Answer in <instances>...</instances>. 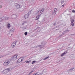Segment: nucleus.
I'll return each mask as SVG.
<instances>
[{
  "mask_svg": "<svg viewBox=\"0 0 75 75\" xmlns=\"http://www.w3.org/2000/svg\"><path fill=\"white\" fill-rule=\"evenodd\" d=\"M40 47V48H43V45H40V46H35V48H38V47Z\"/></svg>",
  "mask_w": 75,
  "mask_h": 75,
  "instance_id": "nucleus-10",
  "label": "nucleus"
},
{
  "mask_svg": "<svg viewBox=\"0 0 75 75\" xmlns=\"http://www.w3.org/2000/svg\"><path fill=\"white\" fill-rule=\"evenodd\" d=\"M7 27L8 28H10V24L9 23L8 24Z\"/></svg>",
  "mask_w": 75,
  "mask_h": 75,
  "instance_id": "nucleus-17",
  "label": "nucleus"
},
{
  "mask_svg": "<svg viewBox=\"0 0 75 75\" xmlns=\"http://www.w3.org/2000/svg\"><path fill=\"white\" fill-rule=\"evenodd\" d=\"M39 75H42L43 74V72H41V73H40L39 74Z\"/></svg>",
  "mask_w": 75,
  "mask_h": 75,
  "instance_id": "nucleus-22",
  "label": "nucleus"
},
{
  "mask_svg": "<svg viewBox=\"0 0 75 75\" xmlns=\"http://www.w3.org/2000/svg\"><path fill=\"white\" fill-rule=\"evenodd\" d=\"M24 34L25 35H27V32H26Z\"/></svg>",
  "mask_w": 75,
  "mask_h": 75,
  "instance_id": "nucleus-24",
  "label": "nucleus"
},
{
  "mask_svg": "<svg viewBox=\"0 0 75 75\" xmlns=\"http://www.w3.org/2000/svg\"><path fill=\"white\" fill-rule=\"evenodd\" d=\"M23 61V59H21V61Z\"/></svg>",
  "mask_w": 75,
  "mask_h": 75,
  "instance_id": "nucleus-37",
  "label": "nucleus"
},
{
  "mask_svg": "<svg viewBox=\"0 0 75 75\" xmlns=\"http://www.w3.org/2000/svg\"><path fill=\"white\" fill-rule=\"evenodd\" d=\"M36 62V61H33L32 62V64H34L35 63V62Z\"/></svg>",
  "mask_w": 75,
  "mask_h": 75,
  "instance_id": "nucleus-19",
  "label": "nucleus"
},
{
  "mask_svg": "<svg viewBox=\"0 0 75 75\" xmlns=\"http://www.w3.org/2000/svg\"><path fill=\"white\" fill-rule=\"evenodd\" d=\"M16 7L17 9H19V4H18L16 6Z\"/></svg>",
  "mask_w": 75,
  "mask_h": 75,
  "instance_id": "nucleus-16",
  "label": "nucleus"
},
{
  "mask_svg": "<svg viewBox=\"0 0 75 75\" xmlns=\"http://www.w3.org/2000/svg\"><path fill=\"white\" fill-rule=\"evenodd\" d=\"M10 61H11V60L10 59L8 60L7 62H6V64L8 65L10 63Z\"/></svg>",
  "mask_w": 75,
  "mask_h": 75,
  "instance_id": "nucleus-11",
  "label": "nucleus"
},
{
  "mask_svg": "<svg viewBox=\"0 0 75 75\" xmlns=\"http://www.w3.org/2000/svg\"><path fill=\"white\" fill-rule=\"evenodd\" d=\"M74 19H72L71 21L70 24L72 26H74V24L73 23V22H74Z\"/></svg>",
  "mask_w": 75,
  "mask_h": 75,
  "instance_id": "nucleus-6",
  "label": "nucleus"
},
{
  "mask_svg": "<svg viewBox=\"0 0 75 75\" xmlns=\"http://www.w3.org/2000/svg\"><path fill=\"white\" fill-rule=\"evenodd\" d=\"M74 69V68H71L69 70V71H72V70H73V69Z\"/></svg>",
  "mask_w": 75,
  "mask_h": 75,
  "instance_id": "nucleus-26",
  "label": "nucleus"
},
{
  "mask_svg": "<svg viewBox=\"0 0 75 75\" xmlns=\"http://www.w3.org/2000/svg\"><path fill=\"white\" fill-rule=\"evenodd\" d=\"M29 16V15H28V14H26L25 15V16L24 17V18H25V19H26V18H27Z\"/></svg>",
  "mask_w": 75,
  "mask_h": 75,
  "instance_id": "nucleus-8",
  "label": "nucleus"
},
{
  "mask_svg": "<svg viewBox=\"0 0 75 75\" xmlns=\"http://www.w3.org/2000/svg\"><path fill=\"white\" fill-rule=\"evenodd\" d=\"M30 62V61H28L25 62L26 63H29V62Z\"/></svg>",
  "mask_w": 75,
  "mask_h": 75,
  "instance_id": "nucleus-25",
  "label": "nucleus"
},
{
  "mask_svg": "<svg viewBox=\"0 0 75 75\" xmlns=\"http://www.w3.org/2000/svg\"><path fill=\"white\" fill-rule=\"evenodd\" d=\"M72 13H75V11L74 10H73L72 11Z\"/></svg>",
  "mask_w": 75,
  "mask_h": 75,
  "instance_id": "nucleus-29",
  "label": "nucleus"
},
{
  "mask_svg": "<svg viewBox=\"0 0 75 75\" xmlns=\"http://www.w3.org/2000/svg\"><path fill=\"white\" fill-rule=\"evenodd\" d=\"M2 21V20H1V18H0V22H1Z\"/></svg>",
  "mask_w": 75,
  "mask_h": 75,
  "instance_id": "nucleus-30",
  "label": "nucleus"
},
{
  "mask_svg": "<svg viewBox=\"0 0 75 75\" xmlns=\"http://www.w3.org/2000/svg\"><path fill=\"white\" fill-rule=\"evenodd\" d=\"M44 11V8H43L42 9H41L40 11V13H41L42 12H43V11Z\"/></svg>",
  "mask_w": 75,
  "mask_h": 75,
  "instance_id": "nucleus-15",
  "label": "nucleus"
},
{
  "mask_svg": "<svg viewBox=\"0 0 75 75\" xmlns=\"http://www.w3.org/2000/svg\"><path fill=\"white\" fill-rule=\"evenodd\" d=\"M11 31L12 32V33L14 32V29L13 28H12L11 29Z\"/></svg>",
  "mask_w": 75,
  "mask_h": 75,
  "instance_id": "nucleus-14",
  "label": "nucleus"
},
{
  "mask_svg": "<svg viewBox=\"0 0 75 75\" xmlns=\"http://www.w3.org/2000/svg\"><path fill=\"white\" fill-rule=\"evenodd\" d=\"M3 7V6L1 5H0V8H2V7Z\"/></svg>",
  "mask_w": 75,
  "mask_h": 75,
  "instance_id": "nucleus-31",
  "label": "nucleus"
},
{
  "mask_svg": "<svg viewBox=\"0 0 75 75\" xmlns=\"http://www.w3.org/2000/svg\"><path fill=\"white\" fill-rule=\"evenodd\" d=\"M24 23H22V25H24Z\"/></svg>",
  "mask_w": 75,
  "mask_h": 75,
  "instance_id": "nucleus-36",
  "label": "nucleus"
},
{
  "mask_svg": "<svg viewBox=\"0 0 75 75\" xmlns=\"http://www.w3.org/2000/svg\"><path fill=\"white\" fill-rule=\"evenodd\" d=\"M38 72L37 73H35L33 74V75H36L37 74H38Z\"/></svg>",
  "mask_w": 75,
  "mask_h": 75,
  "instance_id": "nucleus-28",
  "label": "nucleus"
},
{
  "mask_svg": "<svg viewBox=\"0 0 75 75\" xmlns=\"http://www.w3.org/2000/svg\"><path fill=\"white\" fill-rule=\"evenodd\" d=\"M17 42V40H16L15 41V42H13L11 46V47H12L13 48H14V47L16 46V44Z\"/></svg>",
  "mask_w": 75,
  "mask_h": 75,
  "instance_id": "nucleus-5",
  "label": "nucleus"
},
{
  "mask_svg": "<svg viewBox=\"0 0 75 75\" xmlns=\"http://www.w3.org/2000/svg\"><path fill=\"white\" fill-rule=\"evenodd\" d=\"M24 23H27V21H24Z\"/></svg>",
  "mask_w": 75,
  "mask_h": 75,
  "instance_id": "nucleus-34",
  "label": "nucleus"
},
{
  "mask_svg": "<svg viewBox=\"0 0 75 75\" xmlns=\"http://www.w3.org/2000/svg\"><path fill=\"white\" fill-rule=\"evenodd\" d=\"M56 24V23H54V25H55Z\"/></svg>",
  "mask_w": 75,
  "mask_h": 75,
  "instance_id": "nucleus-35",
  "label": "nucleus"
},
{
  "mask_svg": "<svg viewBox=\"0 0 75 75\" xmlns=\"http://www.w3.org/2000/svg\"><path fill=\"white\" fill-rule=\"evenodd\" d=\"M49 57H46L45 59H44L43 60H45L47 59H48V58H49Z\"/></svg>",
  "mask_w": 75,
  "mask_h": 75,
  "instance_id": "nucleus-20",
  "label": "nucleus"
},
{
  "mask_svg": "<svg viewBox=\"0 0 75 75\" xmlns=\"http://www.w3.org/2000/svg\"><path fill=\"white\" fill-rule=\"evenodd\" d=\"M69 31H69V30H67L65 31V32L66 33L67 32H69Z\"/></svg>",
  "mask_w": 75,
  "mask_h": 75,
  "instance_id": "nucleus-23",
  "label": "nucleus"
},
{
  "mask_svg": "<svg viewBox=\"0 0 75 75\" xmlns=\"http://www.w3.org/2000/svg\"><path fill=\"white\" fill-rule=\"evenodd\" d=\"M17 62H19L18 61H17Z\"/></svg>",
  "mask_w": 75,
  "mask_h": 75,
  "instance_id": "nucleus-41",
  "label": "nucleus"
},
{
  "mask_svg": "<svg viewBox=\"0 0 75 75\" xmlns=\"http://www.w3.org/2000/svg\"><path fill=\"white\" fill-rule=\"evenodd\" d=\"M74 35V34L71 35Z\"/></svg>",
  "mask_w": 75,
  "mask_h": 75,
  "instance_id": "nucleus-40",
  "label": "nucleus"
},
{
  "mask_svg": "<svg viewBox=\"0 0 75 75\" xmlns=\"http://www.w3.org/2000/svg\"><path fill=\"white\" fill-rule=\"evenodd\" d=\"M17 57V55H15L14 56L12 57L11 58V60H12V61H15V60H16Z\"/></svg>",
  "mask_w": 75,
  "mask_h": 75,
  "instance_id": "nucleus-3",
  "label": "nucleus"
},
{
  "mask_svg": "<svg viewBox=\"0 0 75 75\" xmlns=\"http://www.w3.org/2000/svg\"><path fill=\"white\" fill-rule=\"evenodd\" d=\"M0 58H1V57H0Z\"/></svg>",
  "mask_w": 75,
  "mask_h": 75,
  "instance_id": "nucleus-42",
  "label": "nucleus"
},
{
  "mask_svg": "<svg viewBox=\"0 0 75 75\" xmlns=\"http://www.w3.org/2000/svg\"><path fill=\"white\" fill-rule=\"evenodd\" d=\"M1 19L2 21H4L5 20H8V19H9V17H8L3 16L2 17Z\"/></svg>",
  "mask_w": 75,
  "mask_h": 75,
  "instance_id": "nucleus-2",
  "label": "nucleus"
},
{
  "mask_svg": "<svg viewBox=\"0 0 75 75\" xmlns=\"http://www.w3.org/2000/svg\"><path fill=\"white\" fill-rule=\"evenodd\" d=\"M57 12V8H54V11L52 12V15H55L56 13Z\"/></svg>",
  "mask_w": 75,
  "mask_h": 75,
  "instance_id": "nucleus-4",
  "label": "nucleus"
},
{
  "mask_svg": "<svg viewBox=\"0 0 75 75\" xmlns=\"http://www.w3.org/2000/svg\"><path fill=\"white\" fill-rule=\"evenodd\" d=\"M62 7H64V5L63 4V5H62Z\"/></svg>",
  "mask_w": 75,
  "mask_h": 75,
  "instance_id": "nucleus-32",
  "label": "nucleus"
},
{
  "mask_svg": "<svg viewBox=\"0 0 75 75\" xmlns=\"http://www.w3.org/2000/svg\"><path fill=\"white\" fill-rule=\"evenodd\" d=\"M0 28H1V27L0 26Z\"/></svg>",
  "mask_w": 75,
  "mask_h": 75,
  "instance_id": "nucleus-38",
  "label": "nucleus"
},
{
  "mask_svg": "<svg viewBox=\"0 0 75 75\" xmlns=\"http://www.w3.org/2000/svg\"><path fill=\"white\" fill-rule=\"evenodd\" d=\"M18 60H19V59H18Z\"/></svg>",
  "mask_w": 75,
  "mask_h": 75,
  "instance_id": "nucleus-39",
  "label": "nucleus"
},
{
  "mask_svg": "<svg viewBox=\"0 0 75 75\" xmlns=\"http://www.w3.org/2000/svg\"><path fill=\"white\" fill-rule=\"evenodd\" d=\"M64 3V1H62V2H61V3H62V4H63V3Z\"/></svg>",
  "mask_w": 75,
  "mask_h": 75,
  "instance_id": "nucleus-33",
  "label": "nucleus"
},
{
  "mask_svg": "<svg viewBox=\"0 0 75 75\" xmlns=\"http://www.w3.org/2000/svg\"><path fill=\"white\" fill-rule=\"evenodd\" d=\"M34 71H31L30 72L29 74H28V75H31V74H32V73Z\"/></svg>",
  "mask_w": 75,
  "mask_h": 75,
  "instance_id": "nucleus-18",
  "label": "nucleus"
},
{
  "mask_svg": "<svg viewBox=\"0 0 75 75\" xmlns=\"http://www.w3.org/2000/svg\"><path fill=\"white\" fill-rule=\"evenodd\" d=\"M67 53V51H66L65 52H64L63 54H61V57H63L64 55H65Z\"/></svg>",
  "mask_w": 75,
  "mask_h": 75,
  "instance_id": "nucleus-9",
  "label": "nucleus"
},
{
  "mask_svg": "<svg viewBox=\"0 0 75 75\" xmlns=\"http://www.w3.org/2000/svg\"><path fill=\"white\" fill-rule=\"evenodd\" d=\"M38 17H38V16L36 17V18L35 19L36 20H38V19H39V18H40V15H38Z\"/></svg>",
  "mask_w": 75,
  "mask_h": 75,
  "instance_id": "nucleus-12",
  "label": "nucleus"
},
{
  "mask_svg": "<svg viewBox=\"0 0 75 75\" xmlns=\"http://www.w3.org/2000/svg\"><path fill=\"white\" fill-rule=\"evenodd\" d=\"M32 11V10H31V11H29L28 12V13L29 15H30V14H31V12Z\"/></svg>",
  "mask_w": 75,
  "mask_h": 75,
  "instance_id": "nucleus-21",
  "label": "nucleus"
},
{
  "mask_svg": "<svg viewBox=\"0 0 75 75\" xmlns=\"http://www.w3.org/2000/svg\"><path fill=\"white\" fill-rule=\"evenodd\" d=\"M62 35H64V34L63 33H62V34H61V35H60L59 36V37H61V36H62Z\"/></svg>",
  "mask_w": 75,
  "mask_h": 75,
  "instance_id": "nucleus-27",
  "label": "nucleus"
},
{
  "mask_svg": "<svg viewBox=\"0 0 75 75\" xmlns=\"http://www.w3.org/2000/svg\"><path fill=\"white\" fill-rule=\"evenodd\" d=\"M10 69H6L5 70H4L2 71V72L4 74H7V73H8L9 71H10Z\"/></svg>",
  "mask_w": 75,
  "mask_h": 75,
  "instance_id": "nucleus-1",
  "label": "nucleus"
},
{
  "mask_svg": "<svg viewBox=\"0 0 75 75\" xmlns=\"http://www.w3.org/2000/svg\"><path fill=\"white\" fill-rule=\"evenodd\" d=\"M3 64L4 65V66H7V65H8L7 64V63L6 62H4Z\"/></svg>",
  "mask_w": 75,
  "mask_h": 75,
  "instance_id": "nucleus-13",
  "label": "nucleus"
},
{
  "mask_svg": "<svg viewBox=\"0 0 75 75\" xmlns=\"http://www.w3.org/2000/svg\"><path fill=\"white\" fill-rule=\"evenodd\" d=\"M11 16H12V18L13 19H15L17 17V16L16 14L13 15Z\"/></svg>",
  "mask_w": 75,
  "mask_h": 75,
  "instance_id": "nucleus-7",
  "label": "nucleus"
}]
</instances>
